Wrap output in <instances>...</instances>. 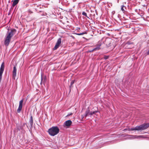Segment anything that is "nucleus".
I'll use <instances>...</instances> for the list:
<instances>
[{"mask_svg":"<svg viewBox=\"0 0 149 149\" xmlns=\"http://www.w3.org/2000/svg\"><path fill=\"white\" fill-rule=\"evenodd\" d=\"M109 57V56H105L104 57V58L105 59H107Z\"/></svg>","mask_w":149,"mask_h":149,"instance_id":"19","label":"nucleus"},{"mask_svg":"<svg viewBox=\"0 0 149 149\" xmlns=\"http://www.w3.org/2000/svg\"><path fill=\"white\" fill-rule=\"evenodd\" d=\"M82 14L84 15V16L87 17L88 18V17L87 16V14L86 13H85V12H83L82 13Z\"/></svg>","mask_w":149,"mask_h":149,"instance_id":"17","label":"nucleus"},{"mask_svg":"<svg viewBox=\"0 0 149 149\" xmlns=\"http://www.w3.org/2000/svg\"><path fill=\"white\" fill-rule=\"evenodd\" d=\"M75 81V80H73L72 81L71 83V86L72 85H73Z\"/></svg>","mask_w":149,"mask_h":149,"instance_id":"20","label":"nucleus"},{"mask_svg":"<svg viewBox=\"0 0 149 149\" xmlns=\"http://www.w3.org/2000/svg\"><path fill=\"white\" fill-rule=\"evenodd\" d=\"M96 51V50H94V49H93L92 50H89V52H94V51Z\"/></svg>","mask_w":149,"mask_h":149,"instance_id":"21","label":"nucleus"},{"mask_svg":"<svg viewBox=\"0 0 149 149\" xmlns=\"http://www.w3.org/2000/svg\"><path fill=\"white\" fill-rule=\"evenodd\" d=\"M16 71L17 69L16 68V67L15 66L13 67V72H16Z\"/></svg>","mask_w":149,"mask_h":149,"instance_id":"16","label":"nucleus"},{"mask_svg":"<svg viewBox=\"0 0 149 149\" xmlns=\"http://www.w3.org/2000/svg\"><path fill=\"white\" fill-rule=\"evenodd\" d=\"M138 137H143V136H142V135L139 136H138Z\"/></svg>","mask_w":149,"mask_h":149,"instance_id":"22","label":"nucleus"},{"mask_svg":"<svg viewBox=\"0 0 149 149\" xmlns=\"http://www.w3.org/2000/svg\"><path fill=\"white\" fill-rule=\"evenodd\" d=\"M16 76V72H13V78L14 79H15V78Z\"/></svg>","mask_w":149,"mask_h":149,"instance_id":"13","label":"nucleus"},{"mask_svg":"<svg viewBox=\"0 0 149 149\" xmlns=\"http://www.w3.org/2000/svg\"><path fill=\"white\" fill-rule=\"evenodd\" d=\"M86 33V32H83L82 33H76L75 34L79 36H80Z\"/></svg>","mask_w":149,"mask_h":149,"instance_id":"14","label":"nucleus"},{"mask_svg":"<svg viewBox=\"0 0 149 149\" xmlns=\"http://www.w3.org/2000/svg\"><path fill=\"white\" fill-rule=\"evenodd\" d=\"M90 111L89 109H87L85 111V116L86 117L89 115H90Z\"/></svg>","mask_w":149,"mask_h":149,"instance_id":"9","label":"nucleus"},{"mask_svg":"<svg viewBox=\"0 0 149 149\" xmlns=\"http://www.w3.org/2000/svg\"><path fill=\"white\" fill-rule=\"evenodd\" d=\"M4 68V63H3L1 64L0 68V83L1 80L2 75Z\"/></svg>","mask_w":149,"mask_h":149,"instance_id":"4","label":"nucleus"},{"mask_svg":"<svg viewBox=\"0 0 149 149\" xmlns=\"http://www.w3.org/2000/svg\"><path fill=\"white\" fill-rule=\"evenodd\" d=\"M72 114V113H70L68 115V116H69Z\"/></svg>","mask_w":149,"mask_h":149,"instance_id":"23","label":"nucleus"},{"mask_svg":"<svg viewBox=\"0 0 149 149\" xmlns=\"http://www.w3.org/2000/svg\"><path fill=\"white\" fill-rule=\"evenodd\" d=\"M46 78L45 77L44 78H41V84H42V83L43 84H45V83L46 81Z\"/></svg>","mask_w":149,"mask_h":149,"instance_id":"11","label":"nucleus"},{"mask_svg":"<svg viewBox=\"0 0 149 149\" xmlns=\"http://www.w3.org/2000/svg\"><path fill=\"white\" fill-rule=\"evenodd\" d=\"M147 55L149 54V50H148V51L147 52Z\"/></svg>","mask_w":149,"mask_h":149,"instance_id":"24","label":"nucleus"},{"mask_svg":"<svg viewBox=\"0 0 149 149\" xmlns=\"http://www.w3.org/2000/svg\"><path fill=\"white\" fill-rule=\"evenodd\" d=\"M16 30L13 29L10 32L7 34L4 40V45L6 46H8L10 42L11 38L16 33Z\"/></svg>","mask_w":149,"mask_h":149,"instance_id":"1","label":"nucleus"},{"mask_svg":"<svg viewBox=\"0 0 149 149\" xmlns=\"http://www.w3.org/2000/svg\"><path fill=\"white\" fill-rule=\"evenodd\" d=\"M149 127V123H144L139 126H136L134 128H132L130 129V130H145Z\"/></svg>","mask_w":149,"mask_h":149,"instance_id":"2","label":"nucleus"},{"mask_svg":"<svg viewBox=\"0 0 149 149\" xmlns=\"http://www.w3.org/2000/svg\"><path fill=\"white\" fill-rule=\"evenodd\" d=\"M72 122L70 120H68L65 122V124L67 127H70L72 124Z\"/></svg>","mask_w":149,"mask_h":149,"instance_id":"8","label":"nucleus"},{"mask_svg":"<svg viewBox=\"0 0 149 149\" xmlns=\"http://www.w3.org/2000/svg\"><path fill=\"white\" fill-rule=\"evenodd\" d=\"M30 123L31 124V125L32 126L33 124V117L32 116H31L30 117Z\"/></svg>","mask_w":149,"mask_h":149,"instance_id":"12","label":"nucleus"},{"mask_svg":"<svg viewBox=\"0 0 149 149\" xmlns=\"http://www.w3.org/2000/svg\"><path fill=\"white\" fill-rule=\"evenodd\" d=\"M124 6L123 5L121 6V10L123 11H124V10L123 8Z\"/></svg>","mask_w":149,"mask_h":149,"instance_id":"18","label":"nucleus"},{"mask_svg":"<svg viewBox=\"0 0 149 149\" xmlns=\"http://www.w3.org/2000/svg\"><path fill=\"white\" fill-rule=\"evenodd\" d=\"M59 129L57 126H53L49 129L48 132L51 136H54L57 135L59 132Z\"/></svg>","mask_w":149,"mask_h":149,"instance_id":"3","label":"nucleus"},{"mask_svg":"<svg viewBox=\"0 0 149 149\" xmlns=\"http://www.w3.org/2000/svg\"><path fill=\"white\" fill-rule=\"evenodd\" d=\"M19 0H15L12 4V6L14 7L16 4H17L19 2Z\"/></svg>","mask_w":149,"mask_h":149,"instance_id":"10","label":"nucleus"},{"mask_svg":"<svg viewBox=\"0 0 149 149\" xmlns=\"http://www.w3.org/2000/svg\"><path fill=\"white\" fill-rule=\"evenodd\" d=\"M102 44V41L100 40L99 41L97 44L95 45L96 47L94 49V50H98L100 49V47Z\"/></svg>","mask_w":149,"mask_h":149,"instance_id":"6","label":"nucleus"},{"mask_svg":"<svg viewBox=\"0 0 149 149\" xmlns=\"http://www.w3.org/2000/svg\"><path fill=\"white\" fill-rule=\"evenodd\" d=\"M23 102V99H22L19 101V106L17 109V112L18 113H20L22 110Z\"/></svg>","mask_w":149,"mask_h":149,"instance_id":"7","label":"nucleus"},{"mask_svg":"<svg viewBox=\"0 0 149 149\" xmlns=\"http://www.w3.org/2000/svg\"><path fill=\"white\" fill-rule=\"evenodd\" d=\"M61 38H59L56 43L55 45L53 48V49L54 50L56 49L59 46L60 44H61Z\"/></svg>","mask_w":149,"mask_h":149,"instance_id":"5","label":"nucleus"},{"mask_svg":"<svg viewBox=\"0 0 149 149\" xmlns=\"http://www.w3.org/2000/svg\"><path fill=\"white\" fill-rule=\"evenodd\" d=\"M97 112V111H91L90 112V115H92L93 114H95Z\"/></svg>","mask_w":149,"mask_h":149,"instance_id":"15","label":"nucleus"}]
</instances>
